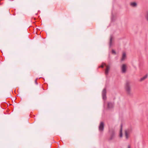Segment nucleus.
<instances>
[{
    "label": "nucleus",
    "instance_id": "nucleus-1",
    "mask_svg": "<svg viewBox=\"0 0 148 148\" xmlns=\"http://www.w3.org/2000/svg\"><path fill=\"white\" fill-rule=\"evenodd\" d=\"M130 83L128 82H127L125 86V89L127 93L130 94L131 92V87Z\"/></svg>",
    "mask_w": 148,
    "mask_h": 148
},
{
    "label": "nucleus",
    "instance_id": "nucleus-2",
    "mask_svg": "<svg viewBox=\"0 0 148 148\" xmlns=\"http://www.w3.org/2000/svg\"><path fill=\"white\" fill-rule=\"evenodd\" d=\"M127 66L125 64H123L121 66V71L123 73H125L126 72Z\"/></svg>",
    "mask_w": 148,
    "mask_h": 148
},
{
    "label": "nucleus",
    "instance_id": "nucleus-3",
    "mask_svg": "<svg viewBox=\"0 0 148 148\" xmlns=\"http://www.w3.org/2000/svg\"><path fill=\"white\" fill-rule=\"evenodd\" d=\"M106 91L105 89H104L103 90V95H102V97L104 100H105L106 99Z\"/></svg>",
    "mask_w": 148,
    "mask_h": 148
},
{
    "label": "nucleus",
    "instance_id": "nucleus-4",
    "mask_svg": "<svg viewBox=\"0 0 148 148\" xmlns=\"http://www.w3.org/2000/svg\"><path fill=\"white\" fill-rule=\"evenodd\" d=\"M107 107L108 109L111 108L113 107V105L111 103H108Z\"/></svg>",
    "mask_w": 148,
    "mask_h": 148
},
{
    "label": "nucleus",
    "instance_id": "nucleus-5",
    "mask_svg": "<svg viewBox=\"0 0 148 148\" xmlns=\"http://www.w3.org/2000/svg\"><path fill=\"white\" fill-rule=\"evenodd\" d=\"M130 5L133 7H136L137 5V4L136 2H133L130 3Z\"/></svg>",
    "mask_w": 148,
    "mask_h": 148
},
{
    "label": "nucleus",
    "instance_id": "nucleus-6",
    "mask_svg": "<svg viewBox=\"0 0 148 148\" xmlns=\"http://www.w3.org/2000/svg\"><path fill=\"white\" fill-rule=\"evenodd\" d=\"M147 76H148L147 74H146L143 77H142V78H141L140 79V82H141V81L144 80L145 79H146V78H147Z\"/></svg>",
    "mask_w": 148,
    "mask_h": 148
},
{
    "label": "nucleus",
    "instance_id": "nucleus-7",
    "mask_svg": "<svg viewBox=\"0 0 148 148\" xmlns=\"http://www.w3.org/2000/svg\"><path fill=\"white\" fill-rule=\"evenodd\" d=\"M110 69V67L109 66H107V67L105 71V74L107 75L108 74L109 71Z\"/></svg>",
    "mask_w": 148,
    "mask_h": 148
},
{
    "label": "nucleus",
    "instance_id": "nucleus-8",
    "mask_svg": "<svg viewBox=\"0 0 148 148\" xmlns=\"http://www.w3.org/2000/svg\"><path fill=\"white\" fill-rule=\"evenodd\" d=\"M126 57V54L125 53H123V54L122 58L121 59V61H123L125 58Z\"/></svg>",
    "mask_w": 148,
    "mask_h": 148
},
{
    "label": "nucleus",
    "instance_id": "nucleus-9",
    "mask_svg": "<svg viewBox=\"0 0 148 148\" xmlns=\"http://www.w3.org/2000/svg\"><path fill=\"white\" fill-rule=\"evenodd\" d=\"M122 125H121V130H120V137H121L122 136Z\"/></svg>",
    "mask_w": 148,
    "mask_h": 148
},
{
    "label": "nucleus",
    "instance_id": "nucleus-10",
    "mask_svg": "<svg viewBox=\"0 0 148 148\" xmlns=\"http://www.w3.org/2000/svg\"><path fill=\"white\" fill-rule=\"evenodd\" d=\"M125 135L126 137V138L127 139L128 138V135L127 134V132L126 131H125Z\"/></svg>",
    "mask_w": 148,
    "mask_h": 148
},
{
    "label": "nucleus",
    "instance_id": "nucleus-11",
    "mask_svg": "<svg viewBox=\"0 0 148 148\" xmlns=\"http://www.w3.org/2000/svg\"><path fill=\"white\" fill-rule=\"evenodd\" d=\"M99 130L101 131L102 130V122H101L99 126Z\"/></svg>",
    "mask_w": 148,
    "mask_h": 148
},
{
    "label": "nucleus",
    "instance_id": "nucleus-12",
    "mask_svg": "<svg viewBox=\"0 0 148 148\" xmlns=\"http://www.w3.org/2000/svg\"><path fill=\"white\" fill-rule=\"evenodd\" d=\"M112 38L111 37L110 39V45L111 46L112 45Z\"/></svg>",
    "mask_w": 148,
    "mask_h": 148
},
{
    "label": "nucleus",
    "instance_id": "nucleus-13",
    "mask_svg": "<svg viewBox=\"0 0 148 148\" xmlns=\"http://www.w3.org/2000/svg\"><path fill=\"white\" fill-rule=\"evenodd\" d=\"M112 53H113L114 54H116V52L114 50H112Z\"/></svg>",
    "mask_w": 148,
    "mask_h": 148
},
{
    "label": "nucleus",
    "instance_id": "nucleus-14",
    "mask_svg": "<svg viewBox=\"0 0 148 148\" xmlns=\"http://www.w3.org/2000/svg\"><path fill=\"white\" fill-rule=\"evenodd\" d=\"M103 127H104V125H103V124L102 123V130H103Z\"/></svg>",
    "mask_w": 148,
    "mask_h": 148
},
{
    "label": "nucleus",
    "instance_id": "nucleus-15",
    "mask_svg": "<svg viewBox=\"0 0 148 148\" xmlns=\"http://www.w3.org/2000/svg\"><path fill=\"white\" fill-rule=\"evenodd\" d=\"M128 148H130V145H128Z\"/></svg>",
    "mask_w": 148,
    "mask_h": 148
},
{
    "label": "nucleus",
    "instance_id": "nucleus-16",
    "mask_svg": "<svg viewBox=\"0 0 148 148\" xmlns=\"http://www.w3.org/2000/svg\"><path fill=\"white\" fill-rule=\"evenodd\" d=\"M35 82L36 84H37V82H36V80H35Z\"/></svg>",
    "mask_w": 148,
    "mask_h": 148
},
{
    "label": "nucleus",
    "instance_id": "nucleus-17",
    "mask_svg": "<svg viewBox=\"0 0 148 148\" xmlns=\"http://www.w3.org/2000/svg\"><path fill=\"white\" fill-rule=\"evenodd\" d=\"M100 67H102V65H101L100 66Z\"/></svg>",
    "mask_w": 148,
    "mask_h": 148
},
{
    "label": "nucleus",
    "instance_id": "nucleus-18",
    "mask_svg": "<svg viewBox=\"0 0 148 148\" xmlns=\"http://www.w3.org/2000/svg\"><path fill=\"white\" fill-rule=\"evenodd\" d=\"M148 18H147V19L148 20V14H147Z\"/></svg>",
    "mask_w": 148,
    "mask_h": 148
}]
</instances>
